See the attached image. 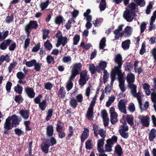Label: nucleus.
<instances>
[{
	"mask_svg": "<svg viewBox=\"0 0 156 156\" xmlns=\"http://www.w3.org/2000/svg\"><path fill=\"white\" fill-rule=\"evenodd\" d=\"M124 27V24L119 25L117 29L114 30V33L115 35V40L119 39L120 37H129L131 35L133 30V28L130 26H127L123 30Z\"/></svg>",
	"mask_w": 156,
	"mask_h": 156,
	"instance_id": "obj_1",
	"label": "nucleus"
},
{
	"mask_svg": "<svg viewBox=\"0 0 156 156\" xmlns=\"http://www.w3.org/2000/svg\"><path fill=\"white\" fill-rule=\"evenodd\" d=\"M128 87L130 90L132 96L137 99L138 103L140 105L141 104V94L139 92L136 93V85L133 84H129Z\"/></svg>",
	"mask_w": 156,
	"mask_h": 156,
	"instance_id": "obj_2",
	"label": "nucleus"
},
{
	"mask_svg": "<svg viewBox=\"0 0 156 156\" xmlns=\"http://www.w3.org/2000/svg\"><path fill=\"white\" fill-rule=\"evenodd\" d=\"M96 99L97 95H96L93 98L87 111V117L90 120H91L92 119L93 114V108L95 105Z\"/></svg>",
	"mask_w": 156,
	"mask_h": 156,
	"instance_id": "obj_3",
	"label": "nucleus"
},
{
	"mask_svg": "<svg viewBox=\"0 0 156 156\" xmlns=\"http://www.w3.org/2000/svg\"><path fill=\"white\" fill-rule=\"evenodd\" d=\"M118 138L115 136H113L111 139L107 140V144L105 145V151L107 152H110L112 150V147L113 145L116 143L117 141Z\"/></svg>",
	"mask_w": 156,
	"mask_h": 156,
	"instance_id": "obj_4",
	"label": "nucleus"
},
{
	"mask_svg": "<svg viewBox=\"0 0 156 156\" xmlns=\"http://www.w3.org/2000/svg\"><path fill=\"white\" fill-rule=\"evenodd\" d=\"M82 67V65L80 63H76L73 65L70 76L71 79L74 78L79 73Z\"/></svg>",
	"mask_w": 156,
	"mask_h": 156,
	"instance_id": "obj_5",
	"label": "nucleus"
},
{
	"mask_svg": "<svg viewBox=\"0 0 156 156\" xmlns=\"http://www.w3.org/2000/svg\"><path fill=\"white\" fill-rule=\"evenodd\" d=\"M87 73V72L85 70L82 71L80 73L79 84L81 86L85 85L89 79V76Z\"/></svg>",
	"mask_w": 156,
	"mask_h": 156,
	"instance_id": "obj_6",
	"label": "nucleus"
},
{
	"mask_svg": "<svg viewBox=\"0 0 156 156\" xmlns=\"http://www.w3.org/2000/svg\"><path fill=\"white\" fill-rule=\"evenodd\" d=\"M38 27V24L36 21H30L25 27V30L27 32V37H29L32 29H36Z\"/></svg>",
	"mask_w": 156,
	"mask_h": 156,
	"instance_id": "obj_7",
	"label": "nucleus"
},
{
	"mask_svg": "<svg viewBox=\"0 0 156 156\" xmlns=\"http://www.w3.org/2000/svg\"><path fill=\"white\" fill-rule=\"evenodd\" d=\"M94 133L96 137H98L99 134L103 138H104L106 136V131L102 129L101 128L98 126L93 125Z\"/></svg>",
	"mask_w": 156,
	"mask_h": 156,
	"instance_id": "obj_8",
	"label": "nucleus"
},
{
	"mask_svg": "<svg viewBox=\"0 0 156 156\" xmlns=\"http://www.w3.org/2000/svg\"><path fill=\"white\" fill-rule=\"evenodd\" d=\"M10 118H8L5 120L4 124V133L5 134H7L9 132V130L11 129L14 127L10 120Z\"/></svg>",
	"mask_w": 156,
	"mask_h": 156,
	"instance_id": "obj_9",
	"label": "nucleus"
},
{
	"mask_svg": "<svg viewBox=\"0 0 156 156\" xmlns=\"http://www.w3.org/2000/svg\"><path fill=\"white\" fill-rule=\"evenodd\" d=\"M138 118L140 120V122L143 126L147 127L149 126L150 118L148 116L140 115Z\"/></svg>",
	"mask_w": 156,
	"mask_h": 156,
	"instance_id": "obj_10",
	"label": "nucleus"
},
{
	"mask_svg": "<svg viewBox=\"0 0 156 156\" xmlns=\"http://www.w3.org/2000/svg\"><path fill=\"white\" fill-rule=\"evenodd\" d=\"M115 64L118 65V66H115L114 69H118V71L119 72V70H121V68L122 64V57L120 54H118L115 56Z\"/></svg>",
	"mask_w": 156,
	"mask_h": 156,
	"instance_id": "obj_11",
	"label": "nucleus"
},
{
	"mask_svg": "<svg viewBox=\"0 0 156 156\" xmlns=\"http://www.w3.org/2000/svg\"><path fill=\"white\" fill-rule=\"evenodd\" d=\"M123 16L126 20L129 22L132 21L134 17L133 13L129 9H126L124 12Z\"/></svg>",
	"mask_w": 156,
	"mask_h": 156,
	"instance_id": "obj_12",
	"label": "nucleus"
},
{
	"mask_svg": "<svg viewBox=\"0 0 156 156\" xmlns=\"http://www.w3.org/2000/svg\"><path fill=\"white\" fill-rule=\"evenodd\" d=\"M119 87L121 91L124 92L126 90V88L125 86V80L123 77L124 75L119 74Z\"/></svg>",
	"mask_w": 156,
	"mask_h": 156,
	"instance_id": "obj_13",
	"label": "nucleus"
},
{
	"mask_svg": "<svg viewBox=\"0 0 156 156\" xmlns=\"http://www.w3.org/2000/svg\"><path fill=\"white\" fill-rule=\"evenodd\" d=\"M8 118H10V120L11 122L12 121V124L14 127H16L17 125H19L20 121L19 120L18 116L15 115H12L11 116H9Z\"/></svg>",
	"mask_w": 156,
	"mask_h": 156,
	"instance_id": "obj_14",
	"label": "nucleus"
},
{
	"mask_svg": "<svg viewBox=\"0 0 156 156\" xmlns=\"http://www.w3.org/2000/svg\"><path fill=\"white\" fill-rule=\"evenodd\" d=\"M118 107L121 112L125 114L127 113L124 100L122 99L119 101L118 103Z\"/></svg>",
	"mask_w": 156,
	"mask_h": 156,
	"instance_id": "obj_15",
	"label": "nucleus"
},
{
	"mask_svg": "<svg viewBox=\"0 0 156 156\" xmlns=\"http://www.w3.org/2000/svg\"><path fill=\"white\" fill-rule=\"evenodd\" d=\"M25 90L28 97L30 98H32L34 97L35 94L34 90L32 88L27 87L25 88Z\"/></svg>",
	"mask_w": 156,
	"mask_h": 156,
	"instance_id": "obj_16",
	"label": "nucleus"
},
{
	"mask_svg": "<svg viewBox=\"0 0 156 156\" xmlns=\"http://www.w3.org/2000/svg\"><path fill=\"white\" fill-rule=\"evenodd\" d=\"M19 114L24 120L27 119L30 115V112L29 111L23 109L20 110L19 112Z\"/></svg>",
	"mask_w": 156,
	"mask_h": 156,
	"instance_id": "obj_17",
	"label": "nucleus"
},
{
	"mask_svg": "<svg viewBox=\"0 0 156 156\" xmlns=\"http://www.w3.org/2000/svg\"><path fill=\"white\" fill-rule=\"evenodd\" d=\"M156 19V10L153 13V15L151 16L150 20V28L149 30H151L152 29L155 28V25H153L154 22L155 21Z\"/></svg>",
	"mask_w": 156,
	"mask_h": 156,
	"instance_id": "obj_18",
	"label": "nucleus"
},
{
	"mask_svg": "<svg viewBox=\"0 0 156 156\" xmlns=\"http://www.w3.org/2000/svg\"><path fill=\"white\" fill-rule=\"evenodd\" d=\"M118 69H114L112 70V74L111 75V80L114 81L115 78V75L116 74L118 76V80H119V74H121L122 75H123V74L122 73L121 70H119V72Z\"/></svg>",
	"mask_w": 156,
	"mask_h": 156,
	"instance_id": "obj_19",
	"label": "nucleus"
},
{
	"mask_svg": "<svg viewBox=\"0 0 156 156\" xmlns=\"http://www.w3.org/2000/svg\"><path fill=\"white\" fill-rule=\"evenodd\" d=\"M68 39L66 37H63L57 40V43L56 44V46L57 47H59L60 45L62 44L64 46L67 43Z\"/></svg>",
	"mask_w": 156,
	"mask_h": 156,
	"instance_id": "obj_20",
	"label": "nucleus"
},
{
	"mask_svg": "<svg viewBox=\"0 0 156 156\" xmlns=\"http://www.w3.org/2000/svg\"><path fill=\"white\" fill-rule=\"evenodd\" d=\"M12 41L7 39L4 41L0 44V48L2 50H5L7 48V46L10 45Z\"/></svg>",
	"mask_w": 156,
	"mask_h": 156,
	"instance_id": "obj_21",
	"label": "nucleus"
},
{
	"mask_svg": "<svg viewBox=\"0 0 156 156\" xmlns=\"http://www.w3.org/2000/svg\"><path fill=\"white\" fill-rule=\"evenodd\" d=\"M135 75L131 73H128L126 77V81L128 84H132L135 81Z\"/></svg>",
	"mask_w": 156,
	"mask_h": 156,
	"instance_id": "obj_22",
	"label": "nucleus"
},
{
	"mask_svg": "<svg viewBox=\"0 0 156 156\" xmlns=\"http://www.w3.org/2000/svg\"><path fill=\"white\" fill-rule=\"evenodd\" d=\"M105 140L104 138L99 139L98 142V147L97 149L98 151L100 152H102L104 151V150L102 149L101 147H103Z\"/></svg>",
	"mask_w": 156,
	"mask_h": 156,
	"instance_id": "obj_23",
	"label": "nucleus"
},
{
	"mask_svg": "<svg viewBox=\"0 0 156 156\" xmlns=\"http://www.w3.org/2000/svg\"><path fill=\"white\" fill-rule=\"evenodd\" d=\"M66 94V92L64 87H61L58 93V97L60 98L63 99L65 96Z\"/></svg>",
	"mask_w": 156,
	"mask_h": 156,
	"instance_id": "obj_24",
	"label": "nucleus"
},
{
	"mask_svg": "<svg viewBox=\"0 0 156 156\" xmlns=\"http://www.w3.org/2000/svg\"><path fill=\"white\" fill-rule=\"evenodd\" d=\"M89 135V129L87 128H85L81 135V141L83 142L88 137Z\"/></svg>",
	"mask_w": 156,
	"mask_h": 156,
	"instance_id": "obj_25",
	"label": "nucleus"
},
{
	"mask_svg": "<svg viewBox=\"0 0 156 156\" xmlns=\"http://www.w3.org/2000/svg\"><path fill=\"white\" fill-rule=\"evenodd\" d=\"M156 137V130L154 129H152L151 130L149 135V140L150 141H153Z\"/></svg>",
	"mask_w": 156,
	"mask_h": 156,
	"instance_id": "obj_26",
	"label": "nucleus"
},
{
	"mask_svg": "<svg viewBox=\"0 0 156 156\" xmlns=\"http://www.w3.org/2000/svg\"><path fill=\"white\" fill-rule=\"evenodd\" d=\"M130 44V41L128 39L122 42V47L124 50L128 49Z\"/></svg>",
	"mask_w": 156,
	"mask_h": 156,
	"instance_id": "obj_27",
	"label": "nucleus"
},
{
	"mask_svg": "<svg viewBox=\"0 0 156 156\" xmlns=\"http://www.w3.org/2000/svg\"><path fill=\"white\" fill-rule=\"evenodd\" d=\"M143 88L144 90L145 93L147 95H149L151 94L150 86L147 83H144L143 85Z\"/></svg>",
	"mask_w": 156,
	"mask_h": 156,
	"instance_id": "obj_28",
	"label": "nucleus"
},
{
	"mask_svg": "<svg viewBox=\"0 0 156 156\" xmlns=\"http://www.w3.org/2000/svg\"><path fill=\"white\" fill-rule=\"evenodd\" d=\"M74 78H72L71 79V76H70L69 80L66 83V87L67 91H69L72 88L73 84L72 82V80Z\"/></svg>",
	"mask_w": 156,
	"mask_h": 156,
	"instance_id": "obj_29",
	"label": "nucleus"
},
{
	"mask_svg": "<svg viewBox=\"0 0 156 156\" xmlns=\"http://www.w3.org/2000/svg\"><path fill=\"white\" fill-rule=\"evenodd\" d=\"M90 9H87L86 12L83 14V16L86 18L87 22H90L92 20V16L91 15H90Z\"/></svg>",
	"mask_w": 156,
	"mask_h": 156,
	"instance_id": "obj_30",
	"label": "nucleus"
},
{
	"mask_svg": "<svg viewBox=\"0 0 156 156\" xmlns=\"http://www.w3.org/2000/svg\"><path fill=\"white\" fill-rule=\"evenodd\" d=\"M89 69L92 74L95 73L96 71H97L98 73L100 72V69H98V66L95 67L93 64L90 65Z\"/></svg>",
	"mask_w": 156,
	"mask_h": 156,
	"instance_id": "obj_31",
	"label": "nucleus"
},
{
	"mask_svg": "<svg viewBox=\"0 0 156 156\" xmlns=\"http://www.w3.org/2000/svg\"><path fill=\"white\" fill-rule=\"evenodd\" d=\"M115 152L118 156H121L123 153L122 149L121 147L118 145L115 147Z\"/></svg>",
	"mask_w": 156,
	"mask_h": 156,
	"instance_id": "obj_32",
	"label": "nucleus"
},
{
	"mask_svg": "<svg viewBox=\"0 0 156 156\" xmlns=\"http://www.w3.org/2000/svg\"><path fill=\"white\" fill-rule=\"evenodd\" d=\"M9 33L8 30H4L2 32H0V41L4 40L8 36Z\"/></svg>",
	"mask_w": 156,
	"mask_h": 156,
	"instance_id": "obj_33",
	"label": "nucleus"
},
{
	"mask_svg": "<svg viewBox=\"0 0 156 156\" xmlns=\"http://www.w3.org/2000/svg\"><path fill=\"white\" fill-rule=\"evenodd\" d=\"M47 133L48 136H51L53 134V128L51 125H49L47 128Z\"/></svg>",
	"mask_w": 156,
	"mask_h": 156,
	"instance_id": "obj_34",
	"label": "nucleus"
},
{
	"mask_svg": "<svg viewBox=\"0 0 156 156\" xmlns=\"http://www.w3.org/2000/svg\"><path fill=\"white\" fill-rule=\"evenodd\" d=\"M14 91L19 94H21L23 90V87H22L19 84H17L14 88Z\"/></svg>",
	"mask_w": 156,
	"mask_h": 156,
	"instance_id": "obj_35",
	"label": "nucleus"
},
{
	"mask_svg": "<svg viewBox=\"0 0 156 156\" xmlns=\"http://www.w3.org/2000/svg\"><path fill=\"white\" fill-rule=\"evenodd\" d=\"M50 146L47 143H44L42 145L41 148L42 151L45 153H47L48 152V150L49 147Z\"/></svg>",
	"mask_w": 156,
	"mask_h": 156,
	"instance_id": "obj_36",
	"label": "nucleus"
},
{
	"mask_svg": "<svg viewBox=\"0 0 156 156\" xmlns=\"http://www.w3.org/2000/svg\"><path fill=\"white\" fill-rule=\"evenodd\" d=\"M106 38L103 37L101 40L99 45V48L100 49H103L105 47L106 44Z\"/></svg>",
	"mask_w": 156,
	"mask_h": 156,
	"instance_id": "obj_37",
	"label": "nucleus"
},
{
	"mask_svg": "<svg viewBox=\"0 0 156 156\" xmlns=\"http://www.w3.org/2000/svg\"><path fill=\"white\" fill-rule=\"evenodd\" d=\"M107 63L106 62L104 61H101L99 63V65L97 66L98 69L101 70H103L105 69L107 66Z\"/></svg>",
	"mask_w": 156,
	"mask_h": 156,
	"instance_id": "obj_38",
	"label": "nucleus"
},
{
	"mask_svg": "<svg viewBox=\"0 0 156 156\" xmlns=\"http://www.w3.org/2000/svg\"><path fill=\"white\" fill-rule=\"evenodd\" d=\"M4 61H6L8 62H10V59L8 55H2L0 57V61L1 62H3Z\"/></svg>",
	"mask_w": 156,
	"mask_h": 156,
	"instance_id": "obj_39",
	"label": "nucleus"
},
{
	"mask_svg": "<svg viewBox=\"0 0 156 156\" xmlns=\"http://www.w3.org/2000/svg\"><path fill=\"white\" fill-rule=\"evenodd\" d=\"M126 121L131 126L133 124V117L132 115H128L126 118Z\"/></svg>",
	"mask_w": 156,
	"mask_h": 156,
	"instance_id": "obj_40",
	"label": "nucleus"
},
{
	"mask_svg": "<svg viewBox=\"0 0 156 156\" xmlns=\"http://www.w3.org/2000/svg\"><path fill=\"white\" fill-rule=\"evenodd\" d=\"M115 99V97L114 96H112L110 97L106 103V106L107 107H109L112 104L114 101Z\"/></svg>",
	"mask_w": 156,
	"mask_h": 156,
	"instance_id": "obj_41",
	"label": "nucleus"
},
{
	"mask_svg": "<svg viewBox=\"0 0 156 156\" xmlns=\"http://www.w3.org/2000/svg\"><path fill=\"white\" fill-rule=\"evenodd\" d=\"M39 107L42 111L44 110L46 108V101L45 100H43L39 104Z\"/></svg>",
	"mask_w": 156,
	"mask_h": 156,
	"instance_id": "obj_42",
	"label": "nucleus"
},
{
	"mask_svg": "<svg viewBox=\"0 0 156 156\" xmlns=\"http://www.w3.org/2000/svg\"><path fill=\"white\" fill-rule=\"evenodd\" d=\"M49 0H46L45 2H42L40 4V6L42 10L45 9L48 6L49 4Z\"/></svg>",
	"mask_w": 156,
	"mask_h": 156,
	"instance_id": "obj_43",
	"label": "nucleus"
},
{
	"mask_svg": "<svg viewBox=\"0 0 156 156\" xmlns=\"http://www.w3.org/2000/svg\"><path fill=\"white\" fill-rule=\"evenodd\" d=\"M69 103L71 106L74 108H76L78 105L76 100L73 98H72L69 101Z\"/></svg>",
	"mask_w": 156,
	"mask_h": 156,
	"instance_id": "obj_44",
	"label": "nucleus"
},
{
	"mask_svg": "<svg viewBox=\"0 0 156 156\" xmlns=\"http://www.w3.org/2000/svg\"><path fill=\"white\" fill-rule=\"evenodd\" d=\"M71 59L70 56H65L63 58L62 61L64 63H70L71 62Z\"/></svg>",
	"mask_w": 156,
	"mask_h": 156,
	"instance_id": "obj_45",
	"label": "nucleus"
},
{
	"mask_svg": "<svg viewBox=\"0 0 156 156\" xmlns=\"http://www.w3.org/2000/svg\"><path fill=\"white\" fill-rule=\"evenodd\" d=\"M85 147L87 149L90 150L93 147V144L91 140H88L85 144Z\"/></svg>",
	"mask_w": 156,
	"mask_h": 156,
	"instance_id": "obj_46",
	"label": "nucleus"
},
{
	"mask_svg": "<svg viewBox=\"0 0 156 156\" xmlns=\"http://www.w3.org/2000/svg\"><path fill=\"white\" fill-rule=\"evenodd\" d=\"M103 73V82L104 83H105L107 81L108 78V74L107 71L105 69L104 70Z\"/></svg>",
	"mask_w": 156,
	"mask_h": 156,
	"instance_id": "obj_47",
	"label": "nucleus"
},
{
	"mask_svg": "<svg viewBox=\"0 0 156 156\" xmlns=\"http://www.w3.org/2000/svg\"><path fill=\"white\" fill-rule=\"evenodd\" d=\"M106 1L105 0H101L100 5V9L101 11H104L106 7Z\"/></svg>",
	"mask_w": 156,
	"mask_h": 156,
	"instance_id": "obj_48",
	"label": "nucleus"
},
{
	"mask_svg": "<svg viewBox=\"0 0 156 156\" xmlns=\"http://www.w3.org/2000/svg\"><path fill=\"white\" fill-rule=\"evenodd\" d=\"M63 18L61 16H57L55 20V22L56 24H59L63 21Z\"/></svg>",
	"mask_w": 156,
	"mask_h": 156,
	"instance_id": "obj_49",
	"label": "nucleus"
},
{
	"mask_svg": "<svg viewBox=\"0 0 156 156\" xmlns=\"http://www.w3.org/2000/svg\"><path fill=\"white\" fill-rule=\"evenodd\" d=\"M119 132L121 136L124 138H127L128 137V134L127 133L124 131L122 129H119Z\"/></svg>",
	"mask_w": 156,
	"mask_h": 156,
	"instance_id": "obj_50",
	"label": "nucleus"
},
{
	"mask_svg": "<svg viewBox=\"0 0 156 156\" xmlns=\"http://www.w3.org/2000/svg\"><path fill=\"white\" fill-rule=\"evenodd\" d=\"M16 65V62H13L10 64V65L8 67V70L9 73H10L11 72Z\"/></svg>",
	"mask_w": 156,
	"mask_h": 156,
	"instance_id": "obj_51",
	"label": "nucleus"
},
{
	"mask_svg": "<svg viewBox=\"0 0 156 156\" xmlns=\"http://www.w3.org/2000/svg\"><path fill=\"white\" fill-rule=\"evenodd\" d=\"M46 60L48 64H49L51 63H54V58L51 55L48 56L46 58Z\"/></svg>",
	"mask_w": 156,
	"mask_h": 156,
	"instance_id": "obj_52",
	"label": "nucleus"
},
{
	"mask_svg": "<svg viewBox=\"0 0 156 156\" xmlns=\"http://www.w3.org/2000/svg\"><path fill=\"white\" fill-rule=\"evenodd\" d=\"M36 61V60H32L30 61L27 62L26 63V65L28 67H31L34 66Z\"/></svg>",
	"mask_w": 156,
	"mask_h": 156,
	"instance_id": "obj_53",
	"label": "nucleus"
},
{
	"mask_svg": "<svg viewBox=\"0 0 156 156\" xmlns=\"http://www.w3.org/2000/svg\"><path fill=\"white\" fill-rule=\"evenodd\" d=\"M80 39V37L79 35H76L73 38V44L74 45H77Z\"/></svg>",
	"mask_w": 156,
	"mask_h": 156,
	"instance_id": "obj_54",
	"label": "nucleus"
},
{
	"mask_svg": "<svg viewBox=\"0 0 156 156\" xmlns=\"http://www.w3.org/2000/svg\"><path fill=\"white\" fill-rule=\"evenodd\" d=\"M141 104H142V101H141V105H140V104H139L141 110H146L148 108V106H149V103L147 101H146L145 102L144 104V107L143 108H142V107L141 106Z\"/></svg>",
	"mask_w": 156,
	"mask_h": 156,
	"instance_id": "obj_55",
	"label": "nucleus"
},
{
	"mask_svg": "<svg viewBox=\"0 0 156 156\" xmlns=\"http://www.w3.org/2000/svg\"><path fill=\"white\" fill-rule=\"evenodd\" d=\"M45 47L49 50H51L52 48V46L48 41H47L44 43Z\"/></svg>",
	"mask_w": 156,
	"mask_h": 156,
	"instance_id": "obj_56",
	"label": "nucleus"
},
{
	"mask_svg": "<svg viewBox=\"0 0 156 156\" xmlns=\"http://www.w3.org/2000/svg\"><path fill=\"white\" fill-rule=\"evenodd\" d=\"M13 19V16L11 15V16H8L5 19V22L7 23H10L12 22Z\"/></svg>",
	"mask_w": 156,
	"mask_h": 156,
	"instance_id": "obj_57",
	"label": "nucleus"
},
{
	"mask_svg": "<svg viewBox=\"0 0 156 156\" xmlns=\"http://www.w3.org/2000/svg\"><path fill=\"white\" fill-rule=\"evenodd\" d=\"M34 66V69L37 71H39L41 69V64L37 62L36 61L35 62Z\"/></svg>",
	"mask_w": 156,
	"mask_h": 156,
	"instance_id": "obj_58",
	"label": "nucleus"
},
{
	"mask_svg": "<svg viewBox=\"0 0 156 156\" xmlns=\"http://www.w3.org/2000/svg\"><path fill=\"white\" fill-rule=\"evenodd\" d=\"M110 120L112 124H114L117 121V115L110 116Z\"/></svg>",
	"mask_w": 156,
	"mask_h": 156,
	"instance_id": "obj_59",
	"label": "nucleus"
},
{
	"mask_svg": "<svg viewBox=\"0 0 156 156\" xmlns=\"http://www.w3.org/2000/svg\"><path fill=\"white\" fill-rule=\"evenodd\" d=\"M80 46L82 47L83 48L88 50L90 48L91 44H85L84 42H82L81 43Z\"/></svg>",
	"mask_w": 156,
	"mask_h": 156,
	"instance_id": "obj_60",
	"label": "nucleus"
},
{
	"mask_svg": "<svg viewBox=\"0 0 156 156\" xmlns=\"http://www.w3.org/2000/svg\"><path fill=\"white\" fill-rule=\"evenodd\" d=\"M16 76L19 79H23L25 77L24 74L22 72H19L16 74Z\"/></svg>",
	"mask_w": 156,
	"mask_h": 156,
	"instance_id": "obj_61",
	"label": "nucleus"
},
{
	"mask_svg": "<svg viewBox=\"0 0 156 156\" xmlns=\"http://www.w3.org/2000/svg\"><path fill=\"white\" fill-rule=\"evenodd\" d=\"M145 43L143 42L141 48L140 50V53L141 55H143L145 52Z\"/></svg>",
	"mask_w": 156,
	"mask_h": 156,
	"instance_id": "obj_62",
	"label": "nucleus"
},
{
	"mask_svg": "<svg viewBox=\"0 0 156 156\" xmlns=\"http://www.w3.org/2000/svg\"><path fill=\"white\" fill-rule=\"evenodd\" d=\"M151 97L152 101L156 103V93L154 92L151 93Z\"/></svg>",
	"mask_w": 156,
	"mask_h": 156,
	"instance_id": "obj_63",
	"label": "nucleus"
},
{
	"mask_svg": "<svg viewBox=\"0 0 156 156\" xmlns=\"http://www.w3.org/2000/svg\"><path fill=\"white\" fill-rule=\"evenodd\" d=\"M151 54L153 56L155 61H156V48H154L151 51Z\"/></svg>",
	"mask_w": 156,
	"mask_h": 156,
	"instance_id": "obj_64",
	"label": "nucleus"
}]
</instances>
